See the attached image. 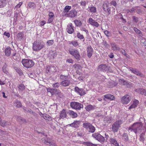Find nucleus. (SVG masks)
<instances>
[{
	"label": "nucleus",
	"mask_w": 146,
	"mask_h": 146,
	"mask_svg": "<svg viewBox=\"0 0 146 146\" xmlns=\"http://www.w3.org/2000/svg\"><path fill=\"white\" fill-rule=\"evenodd\" d=\"M143 125L141 122L134 123L133 125L130 127L129 130L131 131H133L135 133L141 132L143 129Z\"/></svg>",
	"instance_id": "f257e3e1"
},
{
	"label": "nucleus",
	"mask_w": 146,
	"mask_h": 146,
	"mask_svg": "<svg viewBox=\"0 0 146 146\" xmlns=\"http://www.w3.org/2000/svg\"><path fill=\"white\" fill-rule=\"evenodd\" d=\"M60 78L62 81L60 83V84L64 87H67L69 86L71 83V77L68 76H65L61 74L60 76Z\"/></svg>",
	"instance_id": "f03ea898"
},
{
	"label": "nucleus",
	"mask_w": 146,
	"mask_h": 146,
	"mask_svg": "<svg viewBox=\"0 0 146 146\" xmlns=\"http://www.w3.org/2000/svg\"><path fill=\"white\" fill-rule=\"evenodd\" d=\"M44 45V44L42 42L36 40L33 43V49L34 51H38L43 48Z\"/></svg>",
	"instance_id": "7ed1b4c3"
},
{
	"label": "nucleus",
	"mask_w": 146,
	"mask_h": 146,
	"mask_svg": "<svg viewBox=\"0 0 146 146\" xmlns=\"http://www.w3.org/2000/svg\"><path fill=\"white\" fill-rule=\"evenodd\" d=\"M68 52L71 55L73 56L77 60H80L81 57L79 52L78 50L73 48L69 49Z\"/></svg>",
	"instance_id": "20e7f679"
},
{
	"label": "nucleus",
	"mask_w": 146,
	"mask_h": 146,
	"mask_svg": "<svg viewBox=\"0 0 146 146\" xmlns=\"http://www.w3.org/2000/svg\"><path fill=\"white\" fill-rule=\"evenodd\" d=\"M22 63L24 67L28 68L32 67L35 64L33 60L28 59H23Z\"/></svg>",
	"instance_id": "39448f33"
},
{
	"label": "nucleus",
	"mask_w": 146,
	"mask_h": 146,
	"mask_svg": "<svg viewBox=\"0 0 146 146\" xmlns=\"http://www.w3.org/2000/svg\"><path fill=\"white\" fill-rule=\"evenodd\" d=\"M83 127L89 132H94L95 130V128L92 124L89 123H85L83 124Z\"/></svg>",
	"instance_id": "423d86ee"
},
{
	"label": "nucleus",
	"mask_w": 146,
	"mask_h": 146,
	"mask_svg": "<svg viewBox=\"0 0 146 146\" xmlns=\"http://www.w3.org/2000/svg\"><path fill=\"white\" fill-rule=\"evenodd\" d=\"M70 106L72 109L79 110L82 108L83 107V105L81 103L75 102H71Z\"/></svg>",
	"instance_id": "0eeeda50"
},
{
	"label": "nucleus",
	"mask_w": 146,
	"mask_h": 146,
	"mask_svg": "<svg viewBox=\"0 0 146 146\" xmlns=\"http://www.w3.org/2000/svg\"><path fill=\"white\" fill-rule=\"evenodd\" d=\"M122 124V121L118 120L114 123L112 125L111 129L113 131L117 132L120 127V125Z\"/></svg>",
	"instance_id": "6e6552de"
},
{
	"label": "nucleus",
	"mask_w": 146,
	"mask_h": 146,
	"mask_svg": "<svg viewBox=\"0 0 146 146\" xmlns=\"http://www.w3.org/2000/svg\"><path fill=\"white\" fill-rule=\"evenodd\" d=\"M92 137L102 143H103L105 141L104 137L98 133H94L92 135Z\"/></svg>",
	"instance_id": "1a4fd4ad"
},
{
	"label": "nucleus",
	"mask_w": 146,
	"mask_h": 146,
	"mask_svg": "<svg viewBox=\"0 0 146 146\" xmlns=\"http://www.w3.org/2000/svg\"><path fill=\"white\" fill-rule=\"evenodd\" d=\"M102 8L108 15H109L110 14L111 8L109 6L108 2L105 1L104 2Z\"/></svg>",
	"instance_id": "9d476101"
},
{
	"label": "nucleus",
	"mask_w": 146,
	"mask_h": 146,
	"mask_svg": "<svg viewBox=\"0 0 146 146\" xmlns=\"http://www.w3.org/2000/svg\"><path fill=\"white\" fill-rule=\"evenodd\" d=\"M129 71H131L132 73H133L134 74L142 77H144V75L141 73L138 69L130 67L129 68Z\"/></svg>",
	"instance_id": "9b49d317"
},
{
	"label": "nucleus",
	"mask_w": 146,
	"mask_h": 146,
	"mask_svg": "<svg viewBox=\"0 0 146 146\" xmlns=\"http://www.w3.org/2000/svg\"><path fill=\"white\" fill-rule=\"evenodd\" d=\"M121 102L123 104H127L129 103L131 100L130 96L128 95H126L122 97Z\"/></svg>",
	"instance_id": "f8f14e48"
},
{
	"label": "nucleus",
	"mask_w": 146,
	"mask_h": 146,
	"mask_svg": "<svg viewBox=\"0 0 146 146\" xmlns=\"http://www.w3.org/2000/svg\"><path fill=\"white\" fill-rule=\"evenodd\" d=\"M110 67L108 66L105 64H101L98 67V69L102 71L106 72L109 70Z\"/></svg>",
	"instance_id": "ddd939ff"
},
{
	"label": "nucleus",
	"mask_w": 146,
	"mask_h": 146,
	"mask_svg": "<svg viewBox=\"0 0 146 146\" xmlns=\"http://www.w3.org/2000/svg\"><path fill=\"white\" fill-rule=\"evenodd\" d=\"M74 91L80 96H82L86 94L85 91L82 88H79L77 86L74 88Z\"/></svg>",
	"instance_id": "4468645a"
},
{
	"label": "nucleus",
	"mask_w": 146,
	"mask_h": 146,
	"mask_svg": "<svg viewBox=\"0 0 146 146\" xmlns=\"http://www.w3.org/2000/svg\"><path fill=\"white\" fill-rule=\"evenodd\" d=\"M74 27L72 23L68 24L66 28L67 32L69 34H72L74 32Z\"/></svg>",
	"instance_id": "2eb2a0df"
},
{
	"label": "nucleus",
	"mask_w": 146,
	"mask_h": 146,
	"mask_svg": "<svg viewBox=\"0 0 146 146\" xmlns=\"http://www.w3.org/2000/svg\"><path fill=\"white\" fill-rule=\"evenodd\" d=\"M57 55V53L56 51L51 50L49 51L48 54V56L50 59H53L56 57Z\"/></svg>",
	"instance_id": "dca6fc26"
},
{
	"label": "nucleus",
	"mask_w": 146,
	"mask_h": 146,
	"mask_svg": "<svg viewBox=\"0 0 146 146\" xmlns=\"http://www.w3.org/2000/svg\"><path fill=\"white\" fill-rule=\"evenodd\" d=\"M88 22L90 25L96 27H98L99 26L98 23L91 18L89 19Z\"/></svg>",
	"instance_id": "f3484780"
},
{
	"label": "nucleus",
	"mask_w": 146,
	"mask_h": 146,
	"mask_svg": "<svg viewBox=\"0 0 146 146\" xmlns=\"http://www.w3.org/2000/svg\"><path fill=\"white\" fill-rule=\"evenodd\" d=\"M87 52L88 56L90 58L93 53V49L91 46H88L87 47Z\"/></svg>",
	"instance_id": "a211bd4d"
},
{
	"label": "nucleus",
	"mask_w": 146,
	"mask_h": 146,
	"mask_svg": "<svg viewBox=\"0 0 146 146\" xmlns=\"http://www.w3.org/2000/svg\"><path fill=\"white\" fill-rule=\"evenodd\" d=\"M48 18V20L47 23H51L54 19V15L53 13L52 12H50L49 13Z\"/></svg>",
	"instance_id": "6ab92c4d"
},
{
	"label": "nucleus",
	"mask_w": 146,
	"mask_h": 146,
	"mask_svg": "<svg viewBox=\"0 0 146 146\" xmlns=\"http://www.w3.org/2000/svg\"><path fill=\"white\" fill-rule=\"evenodd\" d=\"M80 121H75L73 123L69 124V126L75 128L79 127Z\"/></svg>",
	"instance_id": "aec40b11"
},
{
	"label": "nucleus",
	"mask_w": 146,
	"mask_h": 146,
	"mask_svg": "<svg viewBox=\"0 0 146 146\" xmlns=\"http://www.w3.org/2000/svg\"><path fill=\"white\" fill-rule=\"evenodd\" d=\"M67 113L72 118H75L78 116L77 114L72 110H69Z\"/></svg>",
	"instance_id": "412c9836"
},
{
	"label": "nucleus",
	"mask_w": 146,
	"mask_h": 146,
	"mask_svg": "<svg viewBox=\"0 0 146 146\" xmlns=\"http://www.w3.org/2000/svg\"><path fill=\"white\" fill-rule=\"evenodd\" d=\"M88 10L89 12L92 13V14H94L97 12L96 8L93 5L89 7Z\"/></svg>",
	"instance_id": "4be33fe9"
},
{
	"label": "nucleus",
	"mask_w": 146,
	"mask_h": 146,
	"mask_svg": "<svg viewBox=\"0 0 146 146\" xmlns=\"http://www.w3.org/2000/svg\"><path fill=\"white\" fill-rule=\"evenodd\" d=\"M77 14V12L75 10H73L70 11L68 14V16L71 18H73L75 17Z\"/></svg>",
	"instance_id": "5701e85b"
},
{
	"label": "nucleus",
	"mask_w": 146,
	"mask_h": 146,
	"mask_svg": "<svg viewBox=\"0 0 146 146\" xmlns=\"http://www.w3.org/2000/svg\"><path fill=\"white\" fill-rule=\"evenodd\" d=\"M136 92L146 96V90L143 88H138L135 90Z\"/></svg>",
	"instance_id": "b1692460"
},
{
	"label": "nucleus",
	"mask_w": 146,
	"mask_h": 146,
	"mask_svg": "<svg viewBox=\"0 0 146 146\" xmlns=\"http://www.w3.org/2000/svg\"><path fill=\"white\" fill-rule=\"evenodd\" d=\"M47 91L48 92L50 93L51 95H52L55 94V92H58V90L56 89L49 88H47Z\"/></svg>",
	"instance_id": "393cba45"
},
{
	"label": "nucleus",
	"mask_w": 146,
	"mask_h": 146,
	"mask_svg": "<svg viewBox=\"0 0 146 146\" xmlns=\"http://www.w3.org/2000/svg\"><path fill=\"white\" fill-rule=\"evenodd\" d=\"M138 100H134L133 101V104L130 106L129 109L131 110L132 108H135L137 107V105L139 103Z\"/></svg>",
	"instance_id": "a878e982"
},
{
	"label": "nucleus",
	"mask_w": 146,
	"mask_h": 146,
	"mask_svg": "<svg viewBox=\"0 0 146 146\" xmlns=\"http://www.w3.org/2000/svg\"><path fill=\"white\" fill-rule=\"evenodd\" d=\"M111 46V49L114 51L119 50L120 49V47L117 46L115 43H112L110 44Z\"/></svg>",
	"instance_id": "bb28decb"
},
{
	"label": "nucleus",
	"mask_w": 146,
	"mask_h": 146,
	"mask_svg": "<svg viewBox=\"0 0 146 146\" xmlns=\"http://www.w3.org/2000/svg\"><path fill=\"white\" fill-rule=\"evenodd\" d=\"M54 70V67L52 66H47L46 69V72L47 73H52Z\"/></svg>",
	"instance_id": "cd10ccee"
},
{
	"label": "nucleus",
	"mask_w": 146,
	"mask_h": 146,
	"mask_svg": "<svg viewBox=\"0 0 146 146\" xmlns=\"http://www.w3.org/2000/svg\"><path fill=\"white\" fill-rule=\"evenodd\" d=\"M104 96L106 99L110 100H113L115 99L114 96L113 95L111 94H106Z\"/></svg>",
	"instance_id": "c85d7f7f"
},
{
	"label": "nucleus",
	"mask_w": 146,
	"mask_h": 146,
	"mask_svg": "<svg viewBox=\"0 0 146 146\" xmlns=\"http://www.w3.org/2000/svg\"><path fill=\"white\" fill-rule=\"evenodd\" d=\"M11 52V48L10 47H8L5 50V55L7 56H9Z\"/></svg>",
	"instance_id": "c756f323"
},
{
	"label": "nucleus",
	"mask_w": 146,
	"mask_h": 146,
	"mask_svg": "<svg viewBox=\"0 0 146 146\" xmlns=\"http://www.w3.org/2000/svg\"><path fill=\"white\" fill-rule=\"evenodd\" d=\"M11 123L7 121L3 120L2 121L0 125L3 127H5L7 126L10 125Z\"/></svg>",
	"instance_id": "7c9ffc66"
},
{
	"label": "nucleus",
	"mask_w": 146,
	"mask_h": 146,
	"mask_svg": "<svg viewBox=\"0 0 146 146\" xmlns=\"http://www.w3.org/2000/svg\"><path fill=\"white\" fill-rule=\"evenodd\" d=\"M110 141L111 143L115 146H119V144L117 141L114 139L111 138L110 139Z\"/></svg>",
	"instance_id": "2f4dec72"
},
{
	"label": "nucleus",
	"mask_w": 146,
	"mask_h": 146,
	"mask_svg": "<svg viewBox=\"0 0 146 146\" xmlns=\"http://www.w3.org/2000/svg\"><path fill=\"white\" fill-rule=\"evenodd\" d=\"M66 110L65 109H63L60 112V117L61 118H64L66 117Z\"/></svg>",
	"instance_id": "473e14b6"
},
{
	"label": "nucleus",
	"mask_w": 146,
	"mask_h": 146,
	"mask_svg": "<svg viewBox=\"0 0 146 146\" xmlns=\"http://www.w3.org/2000/svg\"><path fill=\"white\" fill-rule=\"evenodd\" d=\"M43 117L45 119L47 120L48 121H51L52 120L51 117L50 116L46 114H43L42 115Z\"/></svg>",
	"instance_id": "72a5a7b5"
},
{
	"label": "nucleus",
	"mask_w": 146,
	"mask_h": 146,
	"mask_svg": "<svg viewBox=\"0 0 146 146\" xmlns=\"http://www.w3.org/2000/svg\"><path fill=\"white\" fill-rule=\"evenodd\" d=\"M85 109L87 111H90L93 110L94 109V107L92 105H89L86 106Z\"/></svg>",
	"instance_id": "f704fd0d"
},
{
	"label": "nucleus",
	"mask_w": 146,
	"mask_h": 146,
	"mask_svg": "<svg viewBox=\"0 0 146 146\" xmlns=\"http://www.w3.org/2000/svg\"><path fill=\"white\" fill-rule=\"evenodd\" d=\"M6 0H0V8H3L7 4Z\"/></svg>",
	"instance_id": "c9c22d12"
},
{
	"label": "nucleus",
	"mask_w": 146,
	"mask_h": 146,
	"mask_svg": "<svg viewBox=\"0 0 146 146\" xmlns=\"http://www.w3.org/2000/svg\"><path fill=\"white\" fill-rule=\"evenodd\" d=\"M145 131L142 132L140 135L139 140L143 142L144 141V136L145 135Z\"/></svg>",
	"instance_id": "e433bc0d"
},
{
	"label": "nucleus",
	"mask_w": 146,
	"mask_h": 146,
	"mask_svg": "<svg viewBox=\"0 0 146 146\" xmlns=\"http://www.w3.org/2000/svg\"><path fill=\"white\" fill-rule=\"evenodd\" d=\"M133 29L135 31L137 34H139V36H142V34L141 33V32L137 28L134 27Z\"/></svg>",
	"instance_id": "4c0bfd02"
},
{
	"label": "nucleus",
	"mask_w": 146,
	"mask_h": 146,
	"mask_svg": "<svg viewBox=\"0 0 146 146\" xmlns=\"http://www.w3.org/2000/svg\"><path fill=\"white\" fill-rule=\"evenodd\" d=\"M74 22L76 25L77 27L80 26L82 25V23L80 21L75 20L74 21Z\"/></svg>",
	"instance_id": "58836bf2"
},
{
	"label": "nucleus",
	"mask_w": 146,
	"mask_h": 146,
	"mask_svg": "<svg viewBox=\"0 0 146 146\" xmlns=\"http://www.w3.org/2000/svg\"><path fill=\"white\" fill-rule=\"evenodd\" d=\"M69 44H72L73 45L74 47H76L79 44L78 42L76 40L72 41L71 42H69Z\"/></svg>",
	"instance_id": "ea45409f"
},
{
	"label": "nucleus",
	"mask_w": 146,
	"mask_h": 146,
	"mask_svg": "<svg viewBox=\"0 0 146 146\" xmlns=\"http://www.w3.org/2000/svg\"><path fill=\"white\" fill-rule=\"evenodd\" d=\"M88 3L85 1H83L80 3V5L82 7L83 9H85V6Z\"/></svg>",
	"instance_id": "a19ab883"
},
{
	"label": "nucleus",
	"mask_w": 146,
	"mask_h": 146,
	"mask_svg": "<svg viewBox=\"0 0 146 146\" xmlns=\"http://www.w3.org/2000/svg\"><path fill=\"white\" fill-rule=\"evenodd\" d=\"M122 139L125 141H127L128 139V135L126 133H124L123 135Z\"/></svg>",
	"instance_id": "79ce46f5"
},
{
	"label": "nucleus",
	"mask_w": 146,
	"mask_h": 146,
	"mask_svg": "<svg viewBox=\"0 0 146 146\" xmlns=\"http://www.w3.org/2000/svg\"><path fill=\"white\" fill-rule=\"evenodd\" d=\"M110 87H112L113 86H115L117 85V83H115L113 81L109 82L108 84Z\"/></svg>",
	"instance_id": "37998d69"
},
{
	"label": "nucleus",
	"mask_w": 146,
	"mask_h": 146,
	"mask_svg": "<svg viewBox=\"0 0 146 146\" xmlns=\"http://www.w3.org/2000/svg\"><path fill=\"white\" fill-rule=\"evenodd\" d=\"M60 84L58 82H55L52 84V86L54 88H58L60 86Z\"/></svg>",
	"instance_id": "c03bdc74"
},
{
	"label": "nucleus",
	"mask_w": 146,
	"mask_h": 146,
	"mask_svg": "<svg viewBox=\"0 0 146 146\" xmlns=\"http://www.w3.org/2000/svg\"><path fill=\"white\" fill-rule=\"evenodd\" d=\"M23 109L26 111H27L30 113H33L34 115H36V114L35 112H33V111L31 109H27L25 107L23 108Z\"/></svg>",
	"instance_id": "a18cd8bd"
},
{
	"label": "nucleus",
	"mask_w": 146,
	"mask_h": 146,
	"mask_svg": "<svg viewBox=\"0 0 146 146\" xmlns=\"http://www.w3.org/2000/svg\"><path fill=\"white\" fill-rule=\"evenodd\" d=\"M77 37L80 39H84V37L82 35H81L80 33L78 32L77 34Z\"/></svg>",
	"instance_id": "49530a36"
},
{
	"label": "nucleus",
	"mask_w": 146,
	"mask_h": 146,
	"mask_svg": "<svg viewBox=\"0 0 146 146\" xmlns=\"http://www.w3.org/2000/svg\"><path fill=\"white\" fill-rule=\"evenodd\" d=\"M71 6L68 5L66 6L64 8V11L65 12H68L69 11V10L71 9Z\"/></svg>",
	"instance_id": "de8ad7c7"
},
{
	"label": "nucleus",
	"mask_w": 146,
	"mask_h": 146,
	"mask_svg": "<svg viewBox=\"0 0 146 146\" xmlns=\"http://www.w3.org/2000/svg\"><path fill=\"white\" fill-rule=\"evenodd\" d=\"M28 6L29 8H34L35 6V4L34 2H30L28 3Z\"/></svg>",
	"instance_id": "09e8293b"
},
{
	"label": "nucleus",
	"mask_w": 146,
	"mask_h": 146,
	"mask_svg": "<svg viewBox=\"0 0 146 146\" xmlns=\"http://www.w3.org/2000/svg\"><path fill=\"white\" fill-rule=\"evenodd\" d=\"M85 144L87 146H97L96 144H93L90 142H86Z\"/></svg>",
	"instance_id": "8fccbe9b"
},
{
	"label": "nucleus",
	"mask_w": 146,
	"mask_h": 146,
	"mask_svg": "<svg viewBox=\"0 0 146 146\" xmlns=\"http://www.w3.org/2000/svg\"><path fill=\"white\" fill-rule=\"evenodd\" d=\"M133 21L135 23H137L138 21V18L135 16H133L132 17Z\"/></svg>",
	"instance_id": "3c124183"
},
{
	"label": "nucleus",
	"mask_w": 146,
	"mask_h": 146,
	"mask_svg": "<svg viewBox=\"0 0 146 146\" xmlns=\"http://www.w3.org/2000/svg\"><path fill=\"white\" fill-rule=\"evenodd\" d=\"M19 75L20 76V78H23L24 77V76L22 70H19Z\"/></svg>",
	"instance_id": "603ef678"
},
{
	"label": "nucleus",
	"mask_w": 146,
	"mask_h": 146,
	"mask_svg": "<svg viewBox=\"0 0 146 146\" xmlns=\"http://www.w3.org/2000/svg\"><path fill=\"white\" fill-rule=\"evenodd\" d=\"M24 36L22 33H19V40H21L23 39Z\"/></svg>",
	"instance_id": "864d4df0"
},
{
	"label": "nucleus",
	"mask_w": 146,
	"mask_h": 146,
	"mask_svg": "<svg viewBox=\"0 0 146 146\" xmlns=\"http://www.w3.org/2000/svg\"><path fill=\"white\" fill-rule=\"evenodd\" d=\"M73 68H74L76 70H78L79 69L81 68V66L79 64H75L73 65Z\"/></svg>",
	"instance_id": "5fc2aeb1"
},
{
	"label": "nucleus",
	"mask_w": 146,
	"mask_h": 146,
	"mask_svg": "<svg viewBox=\"0 0 146 146\" xmlns=\"http://www.w3.org/2000/svg\"><path fill=\"white\" fill-rule=\"evenodd\" d=\"M80 30L81 31H84L86 32V33H88V31L86 29V27L83 26H82L80 28Z\"/></svg>",
	"instance_id": "6e6d98bb"
},
{
	"label": "nucleus",
	"mask_w": 146,
	"mask_h": 146,
	"mask_svg": "<svg viewBox=\"0 0 146 146\" xmlns=\"http://www.w3.org/2000/svg\"><path fill=\"white\" fill-rule=\"evenodd\" d=\"M25 89V86L23 84H21L19 85V89L22 90Z\"/></svg>",
	"instance_id": "4d7b16f0"
},
{
	"label": "nucleus",
	"mask_w": 146,
	"mask_h": 146,
	"mask_svg": "<svg viewBox=\"0 0 146 146\" xmlns=\"http://www.w3.org/2000/svg\"><path fill=\"white\" fill-rule=\"evenodd\" d=\"M125 82L123 85L126 86L127 87H129L130 85V83H129L127 81L125 80Z\"/></svg>",
	"instance_id": "13d9d810"
},
{
	"label": "nucleus",
	"mask_w": 146,
	"mask_h": 146,
	"mask_svg": "<svg viewBox=\"0 0 146 146\" xmlns=\"http://www.w3.org/2000/svg\"><path fill=\"white\" fill-rule=\"evenodd\" d=\"M66 62L72 64L74 62V60L70 58H69L66 60Z\"/></svg>",
	"instance_id": "bf43d9fd"
},
{
	"label": "nucleus",
	"mask_w": 146,
	"mask_h": 146,
	"mask_svg": "<svg viewBox=\"0 0 146 146\" xmlns=\"http://www.w3.org/2000/svg\"><path fill=\"white\" fill-rule=\"evenodd\" d=\"M5 68L6 66H3L2 68L3 71L4 73H5L6 74H7V73H8V72L6 69Z\"/></svg>",
	"instance_id": "052dcab7"
},
{
	"label": "nucleus",
	"mask_w": 146,
	"mask_h": 146,
	"mask_svg": "<svg viewBox=\"0 0 146 146\" xmlns=\"http://www.w3.org/2000/svg\"><path fill=\"white\" fill-rule=\"evenodd\" d=\"M16 54L15 53L13 54V57L14 60L17 61V60L18 59V57L16 56Z\"/></svg>",
	"instance_id": "680f3d73"
},
{
	"label": "nucleus",
	"mask_w": 146,
	"mask_h": 146,
	"mask_svg": "<svg viewBox=\"0 0 146 146\" xmlns=\"http://www.w3.org/2000/svg\"><path fill=\"white\" fill-rule=\"evenodd\" d=\"M110 4L115 7L117 5V3L115 1L113 0L110 2Z\"/></svg>",
	"instance_id": "e2e57ef3"
},
{
	"label": "nucleus",
	"mask_w": 146,
	"mask_h": 146,
	"mask_svg": "<svg viewBox=\"0 0 146 146\" xmlns=\"http://www.w3.org/2000/svg\"><path fill=\"white\" fill-rule=\"evenodd\" d=\"M47 43L48 45H51L53 43V40H48L47 41Z\"/></svg>",
	"instance_id": "0e129e2a"
},
{
	"label": "nucleus",
	"mask_w": 146,
	"mask_h": 146,
	"mask_svg": "<svg viewBox=\"0 0 146 146\" xmlns=\"http://www.w3.org/2000/svg\"><path fill=\"white\" fill-rule=\"evenodd\" d=\"M119 51H120L122 53V54L125 55H126V53H125V50L122 49H120L119 50Z\"/></svg>",
	"instance_id": "69168bd1"
},
{
	"label": "nucleus",
	"mask_w": 146,
	"mask_h": 146,
	"mask_svg": "<svg viewBox=\"0 0 146 146\" xmlns=\"http://www.w3.org/2000/svg\"><path fill=\"white\" fill-rule=\"evenodd\" d=\"M46 23V21H42L40 23V25L41 26H43Z\"/></svg>",
	"instance_id": "338daca9"
},
{
	"label": "nucleus",
	"mask_w": 146,
	"mask_h": 146,
	"mask_svg": "<svg viewBox=\"0 0 146 146\" xmlns=\"http://www.w3.org/2000/svg\"><path fill=\"white\" fill-rule=\"evenodd\" d=\"M33 74L31 73H29L28 75L29 76V77H30V78H33L34 77V74Z\"/></svg>",
	"instance_id": "774afa93"
}]
</instances>
